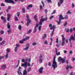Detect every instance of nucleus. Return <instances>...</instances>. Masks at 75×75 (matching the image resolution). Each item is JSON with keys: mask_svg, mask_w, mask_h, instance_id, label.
<instances>
[{"mask_svg": "<svg viewBox=\"0 0 75 75\" xmlns=\"http://www.w3.org/2000/svg\"><path fill=\"white\" fill-rule=\"evenodd\" d=\"M40 63H42V59L41 58L39 59L38 60Z\"/></svg>", "mask_w": 75, "mask_h": 75, "instance_id": "nucleus-23", "label": "nucleus"}, {"mask_svg": "<svg viewBox=\"0 0 75 75\" xmlns=\"http://www.w3.org/2000/svg\"><path fill=\"white\" fill-rule=\"evenodd\" d=\"M33 5L32 4H30L28 5L27 7V9L28 10H29L30 8H31V7H33Z\"/></svg>", "mask_w": 75, "mask_h": 75, "instance_id": "nucleus-15", "label": "nucleus"}, {"mask_svg": "<svg viewBox=\"0 0 75 75\" xmlns=\"http://www.w3.org/2000/svg\"><path fill=\"white\" fill-rule=\"evenodd\" d=\"M67 14H71V12L70 11H68L67 12Z\"/></svg>", "mask_w": 75, "mask_h": 75, "instance_id": "nucleus-50", "label": "nucleus"}, {"mask_svg": "<svg viewBox=\"0 0 75 75\" xmlns=\"http://www.w3.org/2000/svg\"><path fill=\"white\" fill-rule=\"evenodd\" d=\"M27 47H30V44H27L26 45Z\"/></svg>", "mask_w": 75, "mask_h": 75, "instance_id": "nucleus-57", "label": "nucleus"}, {"mask_svg": "<svg viewBox=\"0 0 75 75\" xmlns=\"http://www.w3.org/2000/svg\"><path fill=\"white\" fill-rule=\"evenodd\" d=\"M54 31L53 30V31L51 33H50V35L51 37L52 36L54 35Z\"/></svg>", "mask_w": 75, "mask_h": 75, "instance_id": "nucleus-34", "label": "nucleus"}, {"mask_svg": "<svg viewBox=\"0 0 75 75\" xmlns=\"http://www.w3.org/2000/svg\"><path fill=\"white\" fill-rule=\"evenodd\" d=\"M49 27H51V30H53V31H54V29L55 28V25H53L52 26V25L50 24L49 25Z\"/></svg>", "mask_w": 75, "mask_h": 75, "instance_id": "nucleus-9", "label": "nucleus"}, {"mask_svg": "<svg viewBox=\"0 0 75 75\" xmlns=\"http://www.w3.org/2000/svg\"><path fill=\"white\" fill-rule=\"evenodd\" d=\"M18 28L19 30H21V29H22V27H21V25H19L18 26Z\"/></svg>", "mask_w": 75, "mask_h": 75, "instance_id": "nucleus-20", "label": "nucleus"}, {"mask_svg": "<svg viewBox=\"0 0 75 75\" xmlns=\"http://www.w3.org/2000/svg\"><path fill=\"white\" fill-rule=\"evenodd\" d=\"M5 57L6 58H8V53H6V54L5 55Z\"/></svg>", "mask_w": 75, "mask_h": 75, "instance_id": "nucleus-36", "label": "nucleus"}, {"mask_svg": "<svg viewBox=\"0 0 75 75\" xmlns=\"http://www.w3.org/2000/svg\"><path fill=\"white\" fill-rule=\"evenodd\" d=\"M7 26V28H8V29H10V27H11V26L10 25V23H8Z\"/></svg>", "mask_w": 75, "mask_h": 75, "instance_id": "nucleus-18", "label": "nucleus"}, {"mask_svg": "<svg viewBox=\"0 0 75 75\" xmlns=\"http://www.w3.org/2000/svg\"><path fill=\"white\" fill-rule=\"evenodd\" d=\"M56 43H58V38L56 39Z\"/></svg>", "mask_w": 75, "mask_h": 75, "instance_id": "nucleus-60", "label": "nucleus"}, {"mask_svg": "<svg viewBox=\"0 0 75 75\" xmlns=\"http://www.w3.org/2000/svg\"><path fill=\"white\" fill-rule=\"evenodd\" d=\"M16 47H20V45H19V44H16Z\"/></svg>", "mask_w": 75, "mask_h": 75, "instance_id": "nucleus-45", "label": "nucleus"}, {"mask_svg": "<svg viewBox=\"0 0 75 75\" xmlns=\"http://www.w3.org/2000/svg\"><path fill=\"white\" fill-rule=\"evenodd\" d=\"M64 18L62 17V15H60L59 16V20L61 21L62 20H64Z\"/></svg>", "mask_w": 75, "mask_h": 75, "instance_id": "nucleus-14", "label": "nucleus"}, {"mask_svg": "<svg viewBox=\"0 0 75 75\" xmlns=\"http://www.w3.org/2000/svg\"><path fill=\"white\" fill-rule=\"evenodd\" d=\"M1 18L2 20H3L5 18L3 16H2L1 17Z\"/></svg>", "mask_w": 75, "mask_h": 75, "instance_id": "nucleus-47", "label": "nucleus"}, {"mask_svg": "<svg viewBox=\"0 0 75 75\" xmlns=\"http://www.w3.org/2000/svg\"><path fill=\"white\" fill-rule=\"evenodd\" d=\"M4 32L3 30H2L0 31V34L2 35V34H4Z\"/></svg>", "mask_w": 75, "mask_h": 75, "instance_id": "nucleus-30", "label": "nucleus"}, {"mask_svg": "<svg viewBox=\"0 0 75 75\" xmlns=\"http://www.w3.org/2000/svg\"><path fill=\"white\" fill-rule=\"evenodd\" d=\"M46 37H47V35L45 34H44V35H43V37L42 38V39H43V40L44 39V38H45Z\"/></svg>", "mask_w": 75, "mask_h": 75, "instance_id": "nucleus-24", "label": "nucleus"}, {"mask_svg": "<svg viewBox=\"0 0 75 75\" xmlns=\"http://www.w3.org/2000/svg\"><path fill=\"white\" fill-rule=\"evenodd\" d=\"M37 32V27L36 26L35 27L34 30H33V33H36Z\"/></svg>", "mask_w": 75, "mask_h": 75, "instance_id": "nucleus-22", "label": "nucleus"}, {"mask_svg": "<svg viewBox=\"0 0 75 75\" xmlns=\"http://www.w3.org/2000/svg\"><path fill=\"white\" fill-rule=\"evenodd\" d=\"M14 19L16 21H18V18L16 16H15L14 17Z\"/></svg>", "mask_w": 75, "mask_h": 75, "instance_id": "nucleus-21", "label": "nucleus"}, {"mask_svg": "<svg viewBox=\"0 0 75 75\" xmlns=\"http://www.w3.org/2000/svg\"><path fill=\"white\" fill-rule=\"evenodd\" d=\"M72 60L73 61H75V58H74V57H73L72 58Z\"/></svg>", "mask_w": 75, "mask_h": 75, "instance_id": "nucleus-61", "label": "nucleus"}, {"mask_svg": "<svg viewBox=\"0 0 75 75\" xmlns=\"http://www.w3.org/2000/svg\"><path fill=\"white\" fill-rule=\"evenodd\" d=\"M42 70H43V67H41L39 69V72L40 74H42Z\"/></svg>", "mask_w": 75, "mask_h": 75, "instance_id": "nucleus-12", "label": "nucleus"}, {"mask_svg": "<svg viewBox=\"0 0 75 75\" xmlns=\"http://www.w3.org/2000/svg\"><path fill=\"white\" fill-rule=\"evenodd\" d=\"M29 47L26 46V47H25L23 49L24 50H28V48H29Z\"/></svg>", "mask_w": 75, "mask_h": 75, "instance_id": "nucleus-26", "label": "nucleus"}, {"mask_svg": "<svg viewBox=\"0 0 75 75\" xmlns=\"http://www.w3.org/2000/svg\"><path fill=\"white\" fill-rule=\"evenodd\" d=\"M56 23H57L58 25H60V24H61V21L59 20V21L58 22L57 21H56Z\"/></svg>", "mask_w": 75, "mask_h": 75, "instance_id": "nucleus-27", "label": "nucleus"}, {"mask_svg": "<svg viewBox=\"0 0 75 75\" xmlns=\"http://www.w3.org/2000/svg\"><path fill=\"white\" fill-rule=\"evenodd\" d=\"M59 2L62 4L64 3V0H59Z\"/></svg>", "mask_w": 75, "mask_h": 75, "instance_id": "nucleus-29", "label": "nucleus"}, {"mask_svg": "<svg viewBox=\"0 0 75 75\" xmlns=\"http://www.w3.org/2000/svg\"><path fill=\"white\" fill-rule=\"evenodd\" d=\"M34 18L36 21H37V20H38V18H37V16L36 15H35Z\"/></svg>", "mask_w": 75, "mask_h": 75, "instance_id": "nucleus-19", "label": "nucleus"}, {"mask_svg": "<svg viewBox=\"0 0 75 75\" xmlns=\"http://www.w3.org/2000/svg\"><path fill=\"white\" fill-rule=\"evenodd\" d=\"M24 41H24L22 39L21 40L19 41V43H20V44H23Z\"/></svg>", "mask_w": 75, "mask_h": 75, "instance_id": "nucleus-28", "label": "nucleus"}, {"mask_svg": "<svg viewBox=\"0 0 75 75\" xmlns=\"http://www.w3.org/2000/svg\"><path fill=\"white\" fill-rule=\"evenodd\" d=\"M42 5L40 6V10H42Z\"/></svg>", "mask_w": 75, "mask_h": 75, "instance_id": "nucleus-48", "label": "nucleus"}, {"mask_svg": "<svg viewBox=\"0 0 75 75\" xmlns=\"http://www.w3.org/2000/svg\"><path fill=\"white\" fill-rule=\"evenodd\" d=\"M56 54L58 55H60V52H58V51H57V49H55Z\"/></svg>", "mask_w": 75, "mask_h": 75, "instance_id": "nucleus-16", "label": "nucleus"}, {"mask_svg": "<svg viewBox=\"0 0 75 75\" xmlns=\"http://www.w3.org/2000/svg\"><path fill=\"white\" fill-rule=\"evenodd\" d=\"M4 57L2 56H0V60H1V59H2L4 58Z\"/></svg>", "mask_w": 75, "mask_h": 75, "instance_id": "nucleus-39", "label": "nucleus"}, {"mask_svg": "<svg viewBox=\"0 0 75 75\" xmlns=\"http://www.w3.org/2000/svg\"><path fill=\"white\" fill-rule=\"evenodd\" d=\"M61 4H62V3H61L59 2H58V7H60Z\"/></svg>", "mask_w": 75, "mask_h": 75, "instance_id": "nucleus-32", "label": "nucleus"}, {"mask_svg": "<svg viewBox=\"0 0 75 75\" xmlns=\"http://www.w3.org/2000/svg\"><path fill=\"white\" fill-rule=\"evenodd\" d=\"M4 42H1L0 44L1 45H3V44H4Z\"/></svg>", "mask_w": 75, "mask_h": 75, "instance_id": "nucleus-63", "label": "nucleus"}, {"mask_svg": "<svg viewBox=\"0 0 75 75\" xmlns=\"http://www.w3.org/2000/svg\"><path fill=\"white\" fill-rule=\"evenodd\" d=\"M31 32H32V30L30 29L28 31L27 33V34H30V33Z\"/></svg>", "mask_w": 75, "mask_h": 75, "instance_id": "nucleus-33", "label": "nucleus"}, {"mask_svg": "<svg viewBox=\"0 0 75 75\" xmlns=\"http://www.w3.org/2000/svg\"><path fill=\"white\" fill-rule=\"evenodd\" d=\"M56 12V10H54L53 11V12L51 13V14H54L55 13V12Z\"/></svg>", "mask_w": 75, "mask_h": 75, "instance_id": "nucleus-42", "label": "nucleus"}, {"mask_svg": "<svg viewBox=\"0 0 75 75\" xmlns=\"http://www.w3.org/2000/svg\"><path fill=\"white\" fill-rule=\"evenodd\" d=\"M75 73L73 72H71L70 75H75Z\"/></svg>", "mask_w": 75, "mask_h": 75, "instance_id": "nucleus-41", "label": "nucleus"}, {"mask_svg": "<svg viewBox=\"0 0 75 75\" xmlns=\"http://www.w3.org/2000/svg\"><path fill=\"white\" fill-rule=\"evenodd\" d=\"M3 20L4 23H6L7 21H6V18H5Z\"/></svg>", "mask_w": 75, "mask_h": 75, "instance_id": "nucleus-53", "label": "nucleus"}, {"mask_svg": "<svg viewBox=\"0 0 75 75\" xmlns=\"http://www.w3.org/2000/svg\"><path fill=\"white\" fill-rule=\"evenodd\" d=\"M48 3H52L51 1V0H47Z\"/></svg>", "mask_w": 75, "mask_h": 75, "instance_id": "nucleus-55", "label": "nucleus"}, {"mask_svg": "<svg viewBox=\"0 0 75 75\" xmlns=\"http://www.w3.org/2000/svg\"><path fill=\"white\" fill-rule=\"evenodd\" d=\"M48 19L47 17L44 18L43 16H41V19L40 21V22H37L36 24V27H38V29L39 31H40L41 30V25H42V22L45 21H47Z\"/></svg>", "mask_w": 75, "mask_h": 75, "instance_id": "nucleus-1", "label": "nucleus"}, {"mask_svg": "<svg viewBox=\"0 0 75 75\" xmlns=\"http://www.w3.org/2000/svg\"><path fill=\"white\" fill-rule=\"evenodd\" d=\"M50 41H51V42H52V41H53V38H50Z\"/></svg>", "mask_w": 75, "mask_h": 75, "instance_id": "nucleus-52", "label": "nucleus"}, {"mask_svg": "<svg viewBox=\"0 0 75 75\" xmlns=\"http://www.w3.org/2000/svg\"><path fill=\"white\" fill-rule=\"evenodd\" d=\"M26 17L27 18V20L28 21V22L26 23L27 25L28 26V25H29V23H31V20L29 18V16L28 15H26Z\"/></svg>", "mask_w": 75, "mask_h": 75, "instance_id": "nucleus-8", "label": "nucleus"}, {"mask_svg": "<svg viewBox=\"0 0 75 75\" xmlns=\"http://www.w3.org/2000/svg\"><path fill=\"white\" fill-rule=\"evenodd\" d=\"M20 13L19 12H18V13H17V16H18V17H19V15H20Z\"/></svg>", "mask_w": 75, "mask_h": 75, "instance_id": "nucleus-62", "label": "nucleus"}, {"mask_svg": "<svg viewBox=\"0 0 75 75\" xmlns=\"http://www.w3.org/2000/svg\"><path fill=\"white\" fill-rule=\"evenodd\" d=\"M1 6H5V4H4L2 3L1 4Z\"/></svg>", "mask_w": 75, "mask_h": 75, "instance_id": "nucleus-59", "label": "nucleus"}, {"mask_svg": "<svg viewBox=\"0 0 75 75\" xmlns=\"http://www.w3.org/2000/svg\"><path fill=\"white\" fill-rule=\"evenodd\" d=\"M67 25V23L65 22V23H64V26H66Z\"/></svg>", "mask_w": 75, "mask_h": 75, "instance_id": "nucleus-64", "label": "nucleus"}, {"mask_svg": "<svg viewBox=\"0 0 75 75\" xmlns=\"http://www.w3.org/2000/svg\"><path fill=\"white\" fill-rule=\"evenodd\" d=\"M7 32L8 33V34H10V33L11 32V30L10 29H9L7 30Z\"/></svg>", "mask_w": 75, "mask_h": 75, "instance_id": "nucleus-35", "label": "nucleus"}, {"mask_svg": "<svg viewBox=\"0 0 75 75\" xmlns=\"http://www.w3.org/2000/svg\"><path fill=\"white\" fill-rule=\"evenodd\" d=\"M18 74L19 75H21L22 74L21 73V72L20 71H18Z\"/></svg>", "mask_w": 75, "mask_h": 75, "instance_id": "nucleus-25", "label": "nucleus"}, {"mask_svg": "<svg viewBox=\"0 0 75 75\" xmlns=\"http://www.w3.org/2000/svg\"><path fill=\"white\" fill-rule=\"evenodd\" d=\"M72 40L73 41H75V34H74V36H71L70 37V38L69 39V40L70 41V43L71 42V41Z\"/></svg>", "mask_w": 75, "mask_h": 75, "instance_id": "nucleus-5", "label": "nucleus"}, {"mask_svg": "<svg viewBox=\"0 0 75 75\" xmlns=\"http://www.w3.org/2000/svg\"><path fill=\"white\" fill-rule=\"evenodd\" d=\"M22 11L23 12V13H25V8H23L22 9Z\"/></svg>", "mask_w": 75, "mask_h": 75, "instance_id": "nucleus-49", "label": "nucleus"}, {"mask_svg": "<svg viewBox=\"0 0 75 75\" xmlns=\"http://www.w3.org/2000/svg\"><path fill=\"white\" fill-rule=\"evenodd\" d=\"M7 20L8 21H10V18H11V15H10V14L8 13L7 15Z\"/></svg>", "mask_w": 75, "mask_h": 75, "instance_id": "nucleus-10", "label": "nucleus"}, {"mask_svg": "<svg viewBox=\"0 0 75 75\" xmlns=\"http://www.w3.org/2000/svg\"><path fill=\"white\" fill-rule=\"evenodd\" d=\"M31 59L30 58H27L25 59V63H23L21 65V67H24L25 69L27 68V66L30 67V63L31 62Z\"/></svg>", "mask_w": 75, "mask_h": 75, "instance_id": "nucleus-2", "label": "nucleus"}, {"mask_svg": "<svg viewBox=\"0 0 75 75\" xmlns=\"http://www.w3.org/2000/svg\"><path fill=\"white\" fill-rule=\"evenodd\" d=\"M65 41L66 43H68V39H67L65 40Z\"/></svg>", "mask_w": 75, "mask_h": 75, "instance_id": "nucleus-56", "label": "nucleus"}, {"mask_svg": "<svg viewBox=\"0 0 75 75\" xmlns=\"http://www.w3.org/2000/svg\"><path fill=\"white\" fill-rule=\"evenodd\" d=\"M5 2L8 3H13V4H15L16 3L14 1L11 0H5Z\"/></svg>", "mask_w": 75, "mask_h": 75, "instance_id": "nucleus-6", "label": "nucleus"}, {"mask_svg": "<svg viewBox=\"0 0 75 75\" xmlns=\"http://www.w3.org/2000/svg\"><path fill=\"white\" fill-rule=\"evenodd\" d=\"M54 16H50V20H51L52 18H54Z\"/></svg>", "mask_w": 75, "mask_h": 75, "instance_id": "nucleus-43", "label": "nucleus"}, {"mask_svg": "<svg viewBox=\"0 0 75 75\" xmlns=\"http://www.w3.org/2000/svg\"><path fill=\"white\" fill-rule=\"evenodd\" d=\"M62 46H64V45H65V37H64V35H62Z\"/></svg>", "mask_w": 75, "mask_h": 75, "instance_id": "nucleus-4", "label": "nucleus"}, {"mask_svg": "<svg viewBox=\"0 0 75 75\" xmlns=\"http://www.w3.org/2000/svg\"><path fill=\"white\" fill-rule=\"evenodd\" d=\"M65 30L66 31V32H67V33H68V32H69V29L68 28H66Z\"/></svg>", "mask_w": 75, "mask_h": 75, "instance_id": "nucleus-37", "label": "nucleus"}, {"mask_svg": "<svg viewBox=\"0 0 75 75\" xmlns=\"http://www.w3.org/2000/svg\"><path fill=\"white\" fill-rule=\"evenodd\" d=\"M25 60L24 59H23L22 60V62H24V64H25Z\"/></svg>", "mask_w": 75, "mask_h": 75, "instance_id": "nucleus-46", "label": "nucleus"}, {"mask_svg": "<svg viewBox=\"0 0 75 75\" xmlns=\"http://www.w3.org/2000/svg\"><path fill=\"white\" fill-rule=\"evenodd\" d=\"M17 49H18L17 47H15V52H16L17 51Z\"/></svg>", "mask_w": 75, "mask_h": 75, "instance_id": "nucleus-31", "label": "nucleus"}, {"mask_svg": "<svg viewBox=\"0 0 75 75\" xmlns=\"http://www.w3.org/2000/svg\"><path fill=\"white\" fill-rule=\"evenodd\" d=\"M52 66L54 70H55L56 68H57V62L55 61V57H54V60L53 61Z\"/></svg>", "mask_w": 75, "mask_h": 75, "instance_id": "nucleus-3", "label": "nucleus"}, {"mask_svg": "<svg viewBox=\"0 0 75 75\" xmlns=\"http://www.w3.org/2000/svg\"><path fill=\"white\" fill-rule=\"evenodd\" d=\"M21 69H22V68L21 67H19L18 69V71H20Z\"/></svg>", "mask_w": 75, "mask_h": 75, "instance_id": "nucleus-51", "label": "nucleus"}, {"mask_svg": "<svg viewBox=\"0 0 75 75\" xmlns=\"http://www.w3.org/2000/svg\"><path fill=\"white\" fill-rule=\"evenodd\" d=\"M75 7V5L74 4V3H72V8H74Z\"/></svg>", "mask_w": 75, "mask_h": 75, "instance_id": "nucleus-40", "label": "nucleus"}, {"mask_svg": "<svg viewBox=\"0 0 75 75\" xmlns=\"http://www.w3.org/2000/svg\"><path fill=\"white\" fill-rule=\"evenodd\" d=\"M28 74V73L27 72V71L26 69H25L23 72V75H27Z\"/></svg>", "mask_w": 75, "mask_h": 75, "instance_id": "nucleus-13", "label": "nucleus"}, {"mask_svg": "<svg viewBox=\"0 0 75 75\" xmlns=\"http://www.w3.org/2000/svg\"><path fill=\"white\" fill-rule=\"evenodd\" d=\"M58 61L59 62H61V61H62V64H63V63H64L65 62V59H62L61 57H59V58H58Z\"/></svg>", "mask_w": 75, "mask_h": 75, "instance_id": "nucleus-7", "label": "nucleus"}, {"mask_svg": "<svg viewBox=\"0 0 75 75\" xmlns=\"http://www.w3.org/2000/svg\"><path fill=\"white\" fill-rule=\"evenodd\" d=\"M6 51L7 52H10V49H6Z\"/></svg>", "mask_w": 75, "mask_h": 75, "instance_id": "nucleus-44", "label": "nucleus"}, {"mask_svg": "<svg viewBox=\"0 0 75 75\" xmlns=\"http://www.w3.org/2000/svg\"><path fill=\"white\" fill-rule=\"evenodd\" d=\"M1 68L2 69H6V64H4L3 65H2Z\"/></svg>", "mask_w": 75, "mask_h": 75, "instance_id": "nucleus-17", "label": "nucleus"}, {"mask_svg": "<svg viewBox=\"0 0 75 75\" xmlns=\"http://www.w3.org/2000/svg\"><path fill=\"white\" fill-rule=\"evenodd\" d=\"M33 45H37V43L34 42L32 44Z\"/></svg>", "mask_w": 75, "mask_h": 75, "instance_id": "nucleus-54", "label": "nucleus"}, {"mask_svg": "<svg viewBox=\"0 0 75 75\" xmlns=\"http://www.w3.org/2000/svg\"><path fill=\"white\" fill-rule=\"evenodd\" d=\"M30 39V37L29 36H26L25 38L23 39V41H26L27 40H29Z\"/></svg>", "mask_w": 75, "mask_h": 75, "instance_id": "nucleus-11", "label": "nucleus"}, {"mask_svg": "<svg viewBox=\"0 0 75 75\" xmlns=\"http://www.w3.org/2000/svg\"><path fill=\"white\" fill-rule=\"evenodd\" d=\"M30 71H31V67H29L28 68L27 71L28 72H30Z\"/></svg>", "mask_w": 75, "mask_h": 75, "instance_id": "nucleus-38", "label": "nucleus"}, {"mask_svg": "<svg viewBox=\"0 0 75 75\" xmlns=\"http://www.w3.org/2000/svg\"><path fill=\"white\" fill-rule=\"evenodd\" d=\"M45 44H46V45H47V44H48V42H47V41H46L45 42Z\"/></svg>", "mask_w": 75, "mask_h": 75, "instance_id": "nucleus-58", "label": "nucleus"}]
</instances>
